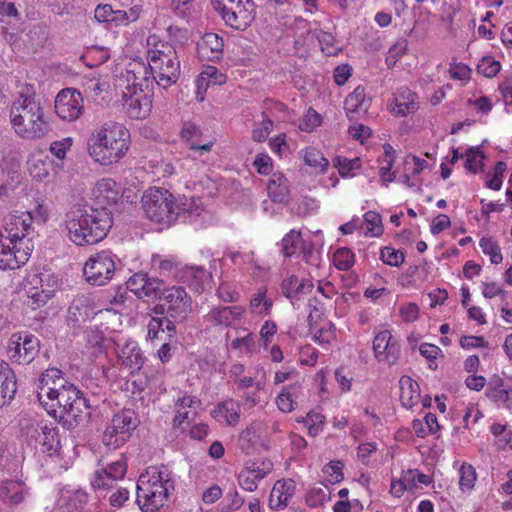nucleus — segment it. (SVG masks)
<instances>
[{
	"label": "nucleus",
	"instance_id": "1",
	"mask_svg": "<svg viewBox=\"0 0 512 512\" xmlns=\"http://www.w3.org/2000/svg\"><path fill=\"white\" fill-rule=\"evenodd\" d=\"M113 225L112 211L94 205L74 206L66 213L65 226L69 239L78 246L102 241Z\"/></svg>",
	"mask_w": 512,
	"mask_h": 512
},
{
	"label": "nucleus",
	"instance_id": "2",
	"mask_svg": "<svg viewBox=\"0 0 512 512\" xmlns=\"http://www.w3.org/2000/svg\"><path fill=\"white\" fill-rule=\"evenodd\" d=\"M15 133L25 140L44 138L51 131V124L40 101L34 94H20L9 112Z\"/></svg>",
	"mask_w": 512,
	"mask_h": 512
},
{
	"label": "nucleus",
	"instance_id": "3",
	"mask_svg": "<svg viewBox=\"0 0 512 512\" xmlns=\"http://www.w3.org/2000/svg\"><path fill=\"white\" fill-rule=\"evenodd\" d=\"M172 472L165 465L151 466L137 481L136 503L143 512L158 510L175 489Z\"/></svg>",
	"mask_w": 512,
	"mask_h": 512
},
{
	"label": "nucleus",
	"instance_id": "4",
	"mask_svg": "<svg viewBox=\"0 0 512 512\" xmlns=\"http://www.w3.org/2000/svg\"><path fill=\"white\" fill-rule=\"evenodd\" d=\"M129 132L119 123H106L97 129L88 143L89 155L101 165H112L129 149Z\"/></svg>",
	"mask_w": 512,
	"mask_h": 512
},
{
	"label": "nucleus",
	"instance_id": "5",
	"mask_svg": "<svg viewBox=\"0 0 512 512\" xmlns=\"http://www.w3.org/2000/svg\"><path fill=\"white\" fill-rule=\"evenodd\" d=\"M146 44L153 81L165 89L174 85L180 76V61L175 46L160 39L158 34H150Z\"/></svg>",
	"mask_w": 512,
	"mask_h": 512
},
{
	"label": "nucleus",
	"instance_id": "6",
	"mask_svg": "<svg viewBox=\"0 0 512 512\" xmlns=\"http://www.w3.org/2000/svg\"><path fill=\"white\" fill-rule=\"evenodd\" d=\"M45 399L40 403L48 414L54 417H70L74 421L80 417L83 409H92L98 406L95 400H91L73 384H61L59 387L44 389Z\"/></svg>",
	"mask_w": 512,
	"mask_h": 512
},
{
	"label": "nucleus",
	"instance_id": "7",
	"mask_svg": "<svg viewBox=\"0 0 512 512\" xmlns=\"http://www.w3.org/2000/svg\"><path fill=\"white\" fill-rule=\"evenodd\" d=\"M142 205L151 221L171 225L179 218L176 196L165 188H149L142 197Z\"/></svg>",
	"mask_w": 512,
	"mask_h": 512
},
{
	"label": "nucleus",
	"instance_id": "8",
	"mask_svg": "<svg viewBox=\"0 0 512 512\" xmlns=\"http://www.w3.org/2000/svg\"><path fill=\"white\" fill-rule=\"evenodd\" d=\"M57 288L58 278L47 271L28 274L23 285L26 305L33 310L43 307L53 297Z\"/></svg>",
	"mask_w": 512,
	"mask_h": 512
},
{
	"label": "nucleus",
	"instance_id": "9",
	"mask_svg": "<svg viewBox=\"0 0 512 512\" xmlns=\"http://www.w3.org/2000/svg\"><path fill=\"white\" fill-rule=\"evenodd\" d=\"M137 426L138 419L135 412L124 409L112 417L105 428L102 442L107 448L116 450L130 439Z\"/></svg>",
	"mask_w": 512,
	"mask_h": 512
},
{
	"label": "nucleus",
	"instance_id": "10",
	"mask_svg": "<svg viewBox=\"0 0 512 512\" xmlns=\"http://www.w3.org/2000/svg\"><path fill=\"white\" fill-rule=\"evenodd\" d=\"M117 261V255L110 250H102L91 255L83 267L85 280L94 286L106 285L113 278Z\"/></svg>",
	"mask_w": 512,
	"mask_h": 512
},
{
	"label": "nucleus",
	"instance_id": "11",
	"mask_svg": "<svg viewBox=\"0 0 512 512\" xmlns=\"http://www.w3.org/2000/svg\"><path fill=\"white\" fill-rule=\"evenodd\" d=\"M214 9L225 23L235 30H245L252 20V0H211Z\"/></svg>",
	"mask_w": 512,
	"mask_h": 512
},
{
	"label": "nucleus",
	"instance_id": "12",
	"mask_svg": "<svg viewBox=\"0 0 512 512\" xmlns=\"http://www.w3.org/2000/svg\"><path fill=\"white\" fill-rule=\"evenodd\" d=\"M160 301L159 307L162 312L174 321H183L192 309V298L182 286L166 287L160 296Z\"/></svg>",
	"mask_w": 512,
	"mask_h": 512
},
{
	"label": "nucleus",
	"instance_id": "13",
	"mask_svg": "<svg viewBox=\"0 0 512 512\" xmlns=\"http://www.w3.org/2000/svg\"><path fill=\"white\" fill-rule=\"evenodd\" d=\"M9 358L18 364H30L40 352V341L38 337L29 332H18L12 334L8 344Z\"/></svg>",
	"mask_w": 512,
	"mask_h": 512
},
{
	"label": "nucleus",
	"instance_id": "14",
	"mask_svg": "<svg viewBox=\"0 0 512 512\" xmlns=\"http://www.w3.org/2000/svg\"><path fill=\"white\" fill-rule=\"evenodd\" d=\"M26 434L27 439L34 441L39 445L43 453L52 455L60 448V439L58 428L53 423L47 421L31 422L21 427Z\"/></svg>",
	"mask_w": 512,
	"mask_h": 512
},
{
	"label": "nucleus",
	"instance_id": "15",
	"mask_svg": "<svg viewBox=\"0 0 512 512\" xmlns=\"http://www.w3.org/2000/svg\"><path fill=\"white\" fill-rule=\"evenodd\" d=\"M33 216L31 212H15L10 213L4 218V229L7 233V239L9 242L17 248V246L25 242H29L30 245H34L32 237L34 234Z\"/></svg>",
	"mask_w": 512,
	"mask_h": 512
},
{
	"label": "nucleus",
	"instance_id": "16",
	"mask_svg": "<svg viewBox=\"0 0 512 512\" xmlns=\"http://www.w3.org/2000/svg\"><path fill=\"white\" fill-rule=\"evenodd\" d=\"M120 81L126 83L124 91H150L149 87L154 82L149 64L141 59H134L126 65L125 72L121 73Z\"/></svg>",
	"mask_w": 512,
	"mask_h": 512
},
{
	"label": "nucleus",
	"instance_id": "17",
	"mask_svg": "<svg viewBox=\"0 0 512 512\" xmlns=\"http://www.w3.org/2000/svg\"><path fill=\"white\" fill-rule=\"evenodd\" d=\"M55 112L65 121L77 120L83 112V97L74 88L62 89L55 98Z\"/></svg>",
	"mask_w": 512,
	"mask_h": 512
},
{
	"label": "nucleus",
	"instance_id": "18",
	"mask_svg": "<svg viewBox=\"0 0 512 512\" xmlns=\"http://www.w3.org/2000/svg\"><path fill=\"white\" fill-rule=\"evenodd\" d=\"M123 109L131 119H144L152 109L150 91L129 90L122 92Z\"/></svg>",
	"mask_w": 512,
	"mask_h": 512
},
{
	"label": "nucleus",
	"instance_id": "19",
	"mask_svg": "<svg viewBox=\"0 0 512 512\" xmlns=\"http://www.w3.org/2000/svg\"><path fill=\"white\" fill-rule=\"evenodd\" d=\"M373 352L378 362L395 364L400 356V344L388 330L379 331L373 339Z\"/></svg>",
	"mask_w": 512,
	"mask_h": 512
},
{
	"label": "nucleus",
	"instance_id": "20",
	"mask_svg": "<svg viewBox=\"0 0 512 512\" xmlns=\"http://www.w3.org/2000/svg\"><path fill=\"white\" fill-rule=\"evenodd\" d=\"M246 308L240 305L213 307L203 316V322L207 328L223 326L230 327L234 321L243 318Z\"/></svg>",
	"mask_w": 512,
	"mask_h": 512
},
{
	"label": "nucleus",
	"instance_id": "21",
	"mask_svg": "<svg viewBox=\"0 0 512 512\" xmlns=\"http://www.w3.org/2000/svg\"><path fill=\"white\" fill-rule=\"evenodd\" d=\"M24 244L20 243L17 248H14V246L11 247L10 245L0 243V269L14 270L29 260L34 245H30L28 241Z\"/></svg>",
	"mask_w": 512,
	"mask_h": 512
},
{
	"label": "nucleus",
	"instance_id": "22",
	"mask_svg": "<svg viewBox=\"0 0 512 512\" xmlns=\"http://www.w3.org/2000/svg\"><path fill=\"white\" fill-rule=\"evenodd\" d=\"M127 471V463L118 460L110 463L107 467L97 469L91 480L94 489H108L114 481L123 479Z\"/></svg>",
	"mask_w": 512,
	"mask_h": 512
},
{
	"label": "nucleus",
	"instance_id": "23",
	"mask_svg": "<svg viewBox=\"0 0 512 512\" xmlns=\"http://www.w3.org/2000/svg\"><path fill=\"white\" fill-rule=\"evenodd\" d=\"M485 395L491 401L509 408L512 405V378L493 375L487 382Z\"/></svg>",
	"mask_w": 512,
	"mask_h": 512
},
{
	"label": "nucleus",
	"instance_id": "24",
	"mask_svg": "<svg viewBox=\"0 0 512 512\" xmlns=\"http://www.w3.org/2000/svg\"><path fill=\"white\" fill-rule=\"evenodd\" d=\"M115 344L119 349L117 355L121 365L130 369L131 373L139 371L146 358L138 343L134 340H126L123 344L120 342H116Z\"/></svg>",
	"mask_w": 512,
	"mask_h": 512
},
{
	"label": "nucleus",
	"instance_id": "25",
	"mask_svg": "<svg viewBox=\"0 0 512 512\" xmlns=\"http://www.w3.org/2000/svg\"><path fill=\"white\" fill-rule=\"evenodd\" d=\"M180 279L194 291L201 293L211 288L212 275L201 266H185Z\"/></svg>",
	"mask_w": 512,
	"mask_h": 512
},
{
	"label": "nucleus",
	"instance_id": "26",
	"mask_svg": "<svg viewBox=\"0 0 512 512\" xmlns=\"http://www.w3.org/2000/svg\"><path fill=\"white\" fill-rule=\"evenodd\" d=\"M169 7L180 24L196 23L201 15L200 3L196 0H171Z\"/></svg>",
	"mask_w": 512,
	"mask_h": 512
},
{
	"label": "nucleus",
	"instance_id": "27",
	"mask_svg": "<svg viewBox=\"0 0 512 512\" xmlns=\"http://www.w3.org/2000/svg\"><path fill=\"white\" fill-rule=\"evenodd\" d=\"M93 196L96 202L95 207L105 206L109 208L119 200L120 188L113 179L103 178L96 183Z\"/></svg>",
	"mask_w": 512,
	"mask_h": 512
},
{
	"label": "nucleus",
	"instance_id": "28",
	"mask_svg": "<svg viewBox=\"0 0 512 512\" xmlns=\"http://www.w3.org/2000/svg\"><path fill=\"white\" fill-rule=\"evenodd\" d=\"M17 392V380L13 369L0 359V407L11 402Z\"/></svg>",
	"mask_w": 512,
	"mask_h": 512
},
{
	"label": "nucleus",
	"instance_id": "29",
	"mask_svg": "<svg viewBox=\"0 0 512 512\" xmlns=\"http://www.w3.org/2000/svg\"><path fill=\"white\" fill-rule=\"evenodd\" d=\"M296 484L293 480H278L274 484L269 497V506L273 510H280L287 507L290 499L295 493Z\"/></svg>",
	"mask_w": 512,
	"mask_h": 512
},
{
	"label": "nucleus",
	"instance_id": "30",
	"mask_svg": "<svg viewBox=\"0 0 512 512\" xmlns=\"http://www.w3.org/2000/svg\"><path fill=\"white\" fill-rule=\"evenodd\" d=\"M211 415L218 422L235 426L240 421L241 408L240 403L232 398L219 402L212 410Z\"/></svg>",
	"mask_w": 512,
	"mask_h": 512
},
{
	"label": "nucleus",
	"instance_id": "31",
	"mask_svg": "<svg viewBox=\"0 0 512 512\" xmlns=\"http://www.w3.org/2000/svg\"><path fill=\"white\" fill-rule=\"evenodd\" d=\"M224 41L219 34H203L197 43L198 55L208 61H218L223 56Z\"/></svg>",
	"mask_w": 512,
	"mask_h": 512
},
{
	"label": "nucleus",
	"instance_id": "32",
	"mask_svg": "<svg viewBox=\"0 0 512 512\" xmlns=\"http://www.w3.org/2000/svg\"><path fill=\"white\" fill-rule=\"evenodd\" d=\"M91 314V300L86 295H77L68 308L67 323L70 327H79L82 322L89 319Z\"/></svg>",
	"mask_w": 512,
	"mask_h": 512
},
{
	"label": "nucleus",
	"instance_id": "33",
	"mask_svg": "<svg viewBox=\"0 0 512 512\" xmlns=\"http://www.w3.org/2000/svg\"><path fill=\"white\" fill-rule=\"evenodd\" d=\"M313 284L310 280L299 279L291 275L285 278L281 283L282 294L291 300L292 304L300 300L302 296L312 291Z\"/></svg>",
	"mask_w": 512,
	"mask_h": 512
},
{
	"label": "nucleus",
	"instance_id": "34",
	"mask_svg": "<svg viewBox=\"0 0 512 512\" xmlns=\"http://www.w3.org/2000/svg\"><path fill=\"white\" fill-rule=\"evenodd\" d=\"M27 488L21 481L5 480L0 482V501L5 505L17 506L23 502Z\"/></svg>",
	"mask_w": 512,
	"mask_h": 512
},
{
	"label": "nucleus",
	"instance_id": "35",
	"mask_svg": "<svg viewBox=\"0 0 512 512\" xmlns=\"http://www.w3.org/2000/svg\"><path fill=\"white\" fill-rule=\"evenodd\" d=\"M369 108V100L366 99L365 89L358 86L344 101V109L350 119L364 114Z\"/></svg>",
	"mask_w": 512,
	"mask_h": 512
},
{
	"label": "nucleus",
	"instance_id": "36",
	"mask_svg": "<svg viewBox=\"0 0 512 512\" xmlns=\"http://www.w3.org/2000/svg\"><path fill=\"white\" fill-rule=\"evenodd\" d=\"M272 298L267 296V288L260 287L250 298L248 310L253 317L264 318L271 313Z\"/></svg>",
	"mask_w": 512,
	"mask_h": 512
},
{
	"label": "nucleus",
	"instance_id": "37",
	"mask_svg": "<svg viewBox=\"0 0 512 512\" xmlns=\"http://www.w3.org/2000/svg\"><path fill=\"white\" fill-rule=\"evenodd\" d=\"M268 196L275 203H286L289 198V185L282 173H273L267 185Z\"/></svg>",
	"mask_w": 512,
	"mask_h": 512
},
{
	"label": "nucleus",
	"instance_id": "38",
	"mask_svg": "<svg viewBox=\"0 0 512 512\" xmlns=\"http://www.w3.org/2000/svg\"><path fill=\"white\" fill-rule=\"evenodd\" d=\"M399 386L402 405L407 409H411L420 399L419 384L410 376L404 375L399 380Z\"/></svg>",
	"mask_w": 512,
	"mask_h": 512
},
{
	"label": "nucleus",
	"instance_id": "39",
	"mask_svg": "<svg viewBox=\"0 0 512 512\" xmlns=\"http://www.w3.org/2000/svg\"><path fill=\"white\" fill-rule=\"evenodd\" d=\"M418 97L416 93L404 88L400 89L395 95V106L393 112L399 116H406L418 109Z\"/></svg>",
	"mask_w": 512,
	"mask_h": 512
},
{
	"label": "nucleus",
	"instance_id": "40",
	"mask_svg": "<svg viewBox=\"0 0 512 512\" xmlns=\"http://www.w3.org/2000/svg\"><path fill=\"white\" fill-rule=\"evenodd\" d=\"M201 401L198 397L192 395H183L175 400V416L173 418V426L181 428L182 425L189 419V411L186 408H194L200 406Z\"/></svg>",
	"mask_w": 512,
	"mask_h": 512
},
{
	"label": "nucleus",
	"instance_id": "41",
	"mask_svg": "<svg viewBox=\"0 0 512 512\" xmlns=\"http://www.w3.org/2000/svg\"><path fill=\"white\" fill-rule=\"evenodd\" d=\"M61 384H67L63 377L62 371L58 368L47 369L39 378L37 384V399L40 403L44 402L45 392L44 389L48 387H59Z\"/></svg>",
	"mask_w": 512,
	"mask_h": 512
},
{
	"label": "nucleus",
	"instance_id": "42",
	"mask_svg": "<svg viewBox=\"0 0 512 512\" xmlns=\"http://www.w3.org/2000/svg\"><path fill=\"white\" fill-rule=\"evenodd\" d=\"M175 322L166 314L163 317L151 318L147 326L148 337L150 339H157L160 333H166L168 338H172L176 333Z\"/></svg>",
	"mask_w": 512,
	"mask_h": 512
},
{
	"label": "nucleus",
	"instance_id": "43",
	"mask_svg": "<svg viewBox=\"0 0 512 512\" xmlns=\"http://www.w3.org/2000/svg\"><path fill=\"white\" fill-rule=\"evenodd\" d=\"M301 389L302 387L299 383L284 386L276 398L278 408L285 413L293 411Z\"/></svg>",
	"mask_w": 512,
	"mask_h": 512
},
{
	"label": "nucleus",
	"instance_id": "44",
	"mask_svg": "<svg viewBox=\"0 0 512 512\" xmlns=\"http://www.w3.org/2000/svg\"><path fill=\"white\" fill-rule=\"evenodd\" d=\"M52 164L47 155L33 154L28 161L29 173L34 179L41 181L49 176Z\"/></svg>",
	"mask_w": 512,
	"mask_h": 512
},
{
	"label": "nucleus",
	"instance_id": "45",
	"mask_svg": "<svg viewBox=\"0 0 512 512\" xmlns=\"http://www.w3.org/2000/svg\"><path fill=\"white\" fill-rule=\"evenodd\" d=\"M301 232L290 230L281 240V252L285 258L292 257L303 244Z\"/></svg>",
	"mask_w": 512,
	"mask_h": 512
},
{
	"label": "nucleus",
	"instance_id": "46",
	"mask_svg": "<svg viewBox=\"0 0 512 512\" xmlns=\"http://www.w3.org/2000/svg\"><path fill=\"white\" fill-rule=\"evenodd\" d=\"M177 208L179 209L180 216H200L202 212V203L200 199L195 197L178 196Z\"/></svg>",
	"mask_w": 512,
	"mask_h": 512
},
{
	"label": "nucleus",
	"instance_id": "47",
	"mask_svg": "<svg viewBox=\"0 0 512 512\" xmlns=\"http://www.w3.org/2000/svg\"><path fill=\"white\" fill-rule=\"evenodd\" d=\"M465 157L464 167L466 170L472 174L482 171L485 155L480 147H469L465 152Z\"/></svg>",
	"mask_w": 512,
	"mask_h": 512
},
{
	"label": "nucleus",
	"instance_id": "48",
	"mask_svg": "<svg viewBox=\"0 0 512 512\" xmlns=\"http://www.w3.org/2000/svg\"><path fill=\"white\" fill-rule=\"evenodd\" d=\"M230 347L232 350L237 351L239 356H250L256 350V340L252 333H248L244 337L234 339Z\"/></svg>",
	"mask_w": 512,
	"mask_h": 512
},
{
	"label": "nucleus",
	"instance_id": "49",
	"mask_svg": "<svg viewBox=\"0 0 512 512\" xmlns=\"http://www.w3.org/2000/svg\"><path fill=\"white\" fill-rule=\"evenodd\" d=\"M459 488L462 492H470L475 485L477 474L471 464L463 463L459 470Z\"/></svg>",
	"mask_w": 512,
	"mask_h": 512
},
{
	"label": "nucleus",
	"instance_id": "50",
	"mask_svg": "<svg viewBox=\"0 0 512 512\" xmlns=\"http://www.w3.org/2000/svg\"><path fill=\"white\" fill-rule=\"evenodd\" d=\"M206 82L209 85H222L226 82V75L219 71L215 66H206L198 77V85Z\"/></svg>",
	"mask_w": 512,
	"mask_h": 512
},
{
	"label": "nucleus",
	"instance_id": "51",
	"mask_svg": "<svg viewBox=\"0 0 512 512\" xmlns=\"http://www.w3.org/2000/svg\"><path fill=\"white\" fill-rule=\"evenodd\" d=\"M304 161L308 166L319 169L320 172H325L329 166L328 159H326L319 150L313 147L305 149Z\"/></svg>",
	"mask_w": 512,
	"mask_h": 512
},
{
	"label": "nucleus",
	"instance_id": "52",
	"mask_svg": "<svg viewBox=\"0 0 512 512\" xmlns=\"http://www.w3.org/2000/svg\"><path fill=\"white\" fill-rule=\"evenodd\" d=\"M333 163L342 177L354 176L353 171L361 167V160L359 158L348 159L346 157L337 156L334 158Z\"/></svg>",
	"mask_w": 512,
	"mask_h": 512
},
{
	"label": "nucleus",
	"instance_id": "53",
	"mask_svg": "<svg viewBox=\"0 0 512 512\" xmlns=\"http://www.w3.org/2000/svg\"><path fill=\"white\" fill-rule=\"evenodd\" d=\"M479 246L482 252L490 257L491 263L499 264L502 262L501 248L491 237H483L479 242Z\"/></svg>",
	"mask_w": 512,
	"mask_h": 512
},
{
	"label": "nucleus",
	"instance_id": "54",
	"mask_svg": "<svg viewBox=\"0 0 512 512\" xmlns=\"http://www.w3.org/2000/svg\"><path fill=\"white\" fill-rule=\"evenodd\" d=\"M333 262L338 270H349L355 262L354 253L348 248H339L333 255Z\"/></svg>",
	"mask_w": 512,
	"mask_h": 512
},
{
	"label": "nucleus",
	"instance_id": "55",
	"mask_svg": "<svg viewBox=\"0 0 512 512\" xmlns=\"http://www.w3.org/2000/svg\"><path fill=\"white\" fill-rule=\"evenodd\" d=\"M328 500H330V493L327 492V487H313L305 498L306 504L312 508L323 506Z\"/></svg>",
	"mask_w": 512,
	"mask_h": 512
},
{
	"label": "nucleus",
	"instance_id": "56",
	"mask_svg": "<svg viewBox=\"0 0 512 512\" xmlns=\"http://www.w3.org/2000/svg\"><path fill=\"white\" fill-rule=\"evenodd\" d=\"M152 265L157 268L161 274L170 275L178 270L179 263L175 257L155 255L152 257Z\"/></svg>",
	"mask_w": 512,
	"mask_h": 512
},
{
	"label": "nucleus",
	"instance_id": "57",
	"mask_svg": "<svg viewBox=\"0 0 512 512\" xmlns=\"http://www.w3.org/2000/svg\"><path fill=\"white\" fill-rule=\"evenodd\" d=\"M318 42L322 52L327 56H335L342 50L334 34H319Z\"/></svg>",
	"mask_w": 512,
	"mask_h": 512
},
{
	"label": "nucleus",
	"instance_id": "58",
	"mask_svg": "<svg viewBox=\"0 0 512 512\" xmlns=\"http://www.w3.org/2000/svg\"><path fill=\"white\" fill-rule=\"evenodd\" d=\"M364 220L366 224V235L377 237L382 234V220L378 213L374 211H368L364 214Z\"/></svg>",
	"mask_w": 512,
	"mask_h": 512
},
{
	"label": "nucleus",
	"instance_id": "59",
	"mask_svg": "<svg viewBox=\"0 0 512 512\" xmlns=\"http://www.w3.org/2000/svg\"><path fill=\"white\" fill-rule=\"evenodd\" d=\"M501 69L499 61L491 56L483 57L477 64V72L487 78H492L498 74Z\"/></svg>",
	"mask_w": 512,
	"mask_h": 512
},
{
	"label": "nucleus",
	"instance_id": "60",
	"mask_svg": "<svg viewBox=\"0 0 512 512\" xmlns=\"http://www.w3.org/2000/svg\"><path fill=\"white\" fill-rule=\"evenodd\" d=\"M273 469V464L270 461H256L248 462L244 468L245 471H249L254 479L261 481L264 479Z\"/></svg>",
	"mask_w": 512,
	"mask_h": 512
},
{
	"label": "nucleus",
	"instance_id": "61",
	"mask_svg": "<svg viewBox=\"0 0 512 512\" xmlns=\"http://www.w3.org/2000/svg\"><path fill=\"white\" fill-rule=\"evenodd\" d=\"M324 422V415L317 412H310L303 419V423L308 429V434L313 437L317 436L322 431Z\"/></svg>",
	"mask_w": 512,
	"mask_h": 512
},
{
	"label": "nucleus",
	"instance_id": "62",
	"mask_svg": "<svg viewBox=\"0 0 512 512\" xmlns=\"http://www.w3.org/2000/svg\"><path fill=\"white\" fill-rule=\"evenodd\" d=\"M380 259L387 265L399 267L405 260L404 253L392 247H383L380 250Z\"/></svg>",
	"mask_w": 512,
	"mask_h": 512
},
{
	"label": "nucleus",
	"instance_id": "63",
	"mask_svg": "<svg viewBox=\"0 0 512 512\" xmlns=\"http://www.w3.org/2000/svg\"><path fill=\"white\" fill-rule=\"evenodd\" d=\"M166 289L162 280L150 278L147 276L143 289V297L155 298L160 300L163 290Z\"/></svg>",
	"mask_w": 512,
	"mask_h": 512
},
{
	"label": "nucleus",
	"instance_id": "64",
	"mask_svg": "<svg viewBox=\"0 0 512 512\" xmlns=\"http://www.w3.org/2000/svg\"><path fill=\"white\" fill-rule=\"evenodd\" d=\"M139 13L136 8H131L129 12L123 10H113L112 17L109 19L115 26L127 25L138 19Z\"/></svg>",
	"mask_w": 512,
	"mask_h": 512
}]
</instances>
